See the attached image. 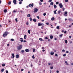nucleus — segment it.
<instances>
[{"instance_id": "nucleus-1", "label": "nucleus", "mask_w": 73, "mask_h": 73, "mask_svg": "<svg viewBox=\"0 0 73 73\" xmlns=\"http://www.w3.org/2000/svg\"><path fill=\"white\" fill-rule=\"evenodd\" d=\"M8 32L7 31H6L3 34V36L4 37H6L7 36V35H8Z\"/></svg>"}, {"instance_id": "nucleus-2", "label": "nucleus", "mask_w": 73, "mask_h": 73, "mask_svg": "<svg viewBox=\"0 0 73 73\" xmlns=\"http://www.w3.org/2000/svg\"><path fill=\"white\" fill-rule=\"evenodd\" d=\"M22 45H20L19 46H18V47H17L18 50H20L22 48Z\"/></svg>"}, {"instance_id": "nucleus-3", "label": "nucleus", "mask_w": 73, "mask_h": 73, "mask_svg": "<svg viewBox=\"0 0 73 73\" xmlns=\"http://www.w3.org/2000/svg\"><path fill=\"white\" fill-rule=\"evenodd\" d=\"M34 5V4L33 3H32V4H30L29 5V7H31V8H33V6Z\"/></svg>"}, {"instance_id": "nucleus-4", "label": "nucleus", "mask_w": 73, "mask_h": 73, "mask_svg": "<svg viewBox=\"0 0 73 73\" xmlns=\"http://www.w3.org/2000/svg\"><path fill=\"white\" fill-rule=\"evenodd\" d=\"M37 11H38V9H37L36 8H35L34 9V13H36Z\"/></svg>"}, {"instance_id": "nucleus-5", "label": "nucleus", "mask_w": 73, "mask_h": 73, "mask_svg": "<svg viewBox=\"0 0 73 73\" xmlns=\"http://www.w3.org/2000/svg\"><path fill=\"white\" fill-rule=\"evenodd\" d=\"M68 14V12L67 11H65L64 12V15L65 17H66L67 16H68V15L67 14Z\"/></svg>"}, {"instance_id": "nucleus-6", "label": "nucleus", "mask_w": 73, "mask_h": 73, "mask_svg": "<svg viewBox=\"0 0 73 73\" xmlns=\"http://www.w3.org/2000/svg\"><path fill=\"white\" fill-rule=\"evenodd\" d=\"M59 6L60 8H62V7H63V5H62V4L61 3H60L59 4Z\"/></svg>"}, {"instance_id": "nucleus-7", "label": "nucleus", "mask_w": 73, "mask_h": 73, "mask_svg": "<svg viewBox=\"0 0 73 73\" xmlns=\"http://www.w3.org/2000/svg\"><path fill=\"white\" fill-rule=\"evenodd\" d=\"M13 3L14 4H17V1L16 0H14L13 1Z\"/></svg>"}, {"instance_id": "nucleus-8", "label": "nucleus", "mask_w": 73, "mask_h": 73, "mask_svg": "<svg viewBox=\"0 0 73 73\" xmlns=\"http://www.w3.org/2000/svg\"><path fill=\"white\" fill-rule=\"evenodd\" d=\"M15 57L16 58H19V57H20V56L19 54H17L15 56Z\"/></svg>"}, {"instance_id": "nucleus-9", "label": "nucleus", "mask_w": 73, "mask_h": 73, "mask_svg": "<svg viewBox=\"0 0 73 73\" xmlns=\"http://www.w3.org/2000/svg\"><path fill=\"white\" fill-rule=\"evenodd\" d=\"M12 57H11V58H15V54L14 53L12 54Z\"/></svg>"}, {"instance_id": "nucleus-10", "label": "nucleus", "mask_w": 73, "mask_h": 73, "mask_svg": "<svg viewBox=\"0 0 73 73\" xmlns=\"http://www.w3.org/2000/svg\"><path fill=\"white\" fill-rule=\"evenodd\" d=\"M19 41H21V42H23V38H20Z\"/></svg>"}, {"instance_id": "nucleus-11", "label": "nucleus", "mask_w": 73, "mask_h": 73, "mask_svg": "<svg viewBox=\"0 0 73 73\" xmlns=\"http://www.w3.org/2000/svg\"><path fill=\"white\" fill-rule=\"evenodd\" d=\"M25 51L26 52H30V50H28V49H26L25 50Z\"/></svg>"}, {"instance_id": "nucleus-12", "label": "nucleus", "mask_w": 73, "mask_h": 73, "mask_svg": "<svg viewBox=\"0 0 73 73\" xmlns=\"http://www.w3.org/2000/svg\"><path fill=\"white\" fill-rule=\"evenodd\" d=\"M43 24L42 23H38V26H41V25H42Z\"/></svg>"}, {"instance_id": "nucleus-13", "label": "nucleus", "mask_w": 73, "mask_h": 73, "mask_svg": "<svg viewBox=\"0 0 73 73\" xmlns=\"http://www.w3.org/2000/svg\"><path fill=\"white\" fill-rule=\"evenodd\" d=\"M60 13H61V11L60 10L58 11V13L59 14V15H61V14H60Z\"/></svg>"}, {"instance_id": "nucleus-14", "label": "nucleus", "mask_w": 73, "mask_h": 73, "mask_svg": "<svg viewBox=\"0 0 73 73\" xmlns=\"http://www.w3.org/2000/svg\"><path fill=\"white\" fill-rule=\"evenodd\" d=\"M50 39H52L53 38V36L52 35H51L50 36Z\"/></svg>"}, {"instance_id": "nucleus-15", "label": "nucleus", "mask_w": 73, "mask_h": 73, "mask_svg": "<svg viewBox=\"0 0 73 73\" xmlns=\"http://www.w3.org/2000/svg\"><path fill=\"white\" fill-rule=\"evenodd\" d=\"M50 54L52 55V56H53L54 54V52H50Z\"/></svg>"}, {"instance_id": "nucleus-16", "label": "nucleus", "mask_w": 73, "mask_h": 73, "mask_svg": "<svg viewBox=\"0 0 73 73\" xmlns=\"http://www.w3.org/2000/svg\"><path fill=\"white\" fill-rule=\"evenodd\" d=\"M54 9H56V8H57V6L56 5H54Z\"/></svg>"}, {"instance_id": "nucleus-17", "label": "nucleus", "mask_w": 73, "mask_h": 73, "mask_svg": "<svg viewBox=\"0 0 73 73\" xmlns=\"http://www.w3.org/2000/svg\"><path fill=\"white\" fill-rule=\"evenodd\" d=\"M53 2H51L50 3V4L51 5H53Z\"/></svg>"}, {"instance_id": "nucleus-18", "label": "nucleus", "mask_w": 73, "mask_h": 73, "mask_svg": "<svg viewBox=\"0 0 73 73\" xmlns=\"http://www.w3.org/2000/svg\"><path fill=\"white\" fill-rule=\"evenodd\" d=\"M33 20L34 22H36V19H33Z\"/></svg>"}, {"instance_id": "nucleus-19", "label": "nucleus", "mask_w": 73, "mask_h": 73, "mask_svg": "<svg viewBox=\"0 0 73 73\" xmlns=\"http://www.w3.org/2000/svg\"><path fill=\"white\" fill-rule=\"evenodd\" d=\"M7 12V9H5L4 10V13H6Z\"/></svg>"}, {"instance_id": "nucleus-20", "label": "nucleus", "mask_w": 73, "mask_h": 73, "mask_svg": "<svg viewBox=\"0 0 73 73\" xmlns=\"http://www.w3.org/2000/svg\"><path fill=\"white\" fill-rule=\"evenodd\" d=\"M57 9H56V10L54 11V14H56V11H57Z\"/></svg>"}, {"instance_id": "nucleus-21", "label": "nucleus", "mask_w": 73, "mask_h": 73, "mask_svg": "<svg viewBox=\"0 0 73 73\" xmlns=\"http://www.w3.org/2000/svg\"><path fill=\"white\" fill-rule=\"evenodd\" d=\"M54 20V17H52L51 19V20H52V21H53Z\"/></svg>"}, {"instance_id": "nucleus-22", "label": "nucleus", "mask_w": 73, "mask_h": 73, "mask_svg": "<svg viewBox=\"0 0 73 73\" xmlns=\"http://www.w3.org/2000/svg\"><path fill=\"white\" fill-rule=\"evenodd\" d=\"M56 29H60V26H57V27H56Z\"/></svg>"}, {"instance_id": "nucleus-23", "label": "nucleus", "mask_w": 73, "mask_h": 73, "mask_svg": "<svg viewBox=\"0 0 73 73\" xmlns=\"http://www.w3.org/2000/svg\"><path fill=\"white\" fill-rule=\"evenodd\" d=\"M4 68H3L1 70V72H4Z\"/></svg>"}, {"instance_id": "nucleus-24", "label": "nucleus", "mask_w": 73, "mask_h": 73, "mask_svg": "<svg viewBox=\"0 0 73 73\" xmlns=\"http://www.w3.org/2000/svg\"><path fill=\"white\" fill-rule=\"evenodd\" d=\"M62 36H63V34H62L61 35H60L59 37L60 38L62 37Z\"/></svg>"}, {"instance_id": "nucleus-25", "label": "nucleus", "mask_w": 73, "mask_h": 73, "mask_svg": "<svg viewBox=\"0 0 73 73\" xmlns=\"http://www.w3.org/2000/svg\"><path fill=\"white\" fill-rule=\"evenodd\" d=\"M42 27H41V28L42 29H43L44 27V24H43V25H42Z\"/></svg>"}, {"instance_id": "nucleus-26", "label": "nucleus", "mask_w": 73, "mask_h": 73, "mask_svg": "<svg viewBox=\"0 0 73 73\" xmlns=\"http://www.w3.org/2000/svg\"><path fill=\"white\" fill-rule=\"evenodd\" d=\"M26 37H27V35H25L24 36V39H26Z\"/></svg>"}, {"instance_id": "nucleus-27", "label": "nucleus", "mask_w": 73, "mask_h": 73, "mask_svg": "<svg viewBox=\"0 0 73 73\" xmlns=\"http://www.w3.org/2000/svg\"><path fill=\"white\" fill-rule=\"evenodd\" d=\"M27 17H31V15L30 14H28L27 15Z\"/></svg>"}, {"instance_id": "nucleus-28", "label": "nucleus", "mask_w": 73, "mask_h": 73, "mask_svg": "<svg viewBox=\"0 0 73 73\" xmlns=\"http://www.w3.org/2000/svg\"><path fill=\"white\" fill-rule=\"evenodd\" d=\"M33 52H35V50H36V49L35 48H33Z\"/></svg>"}, {"instance_id": "nucleus-29", "label": "nucleus", "mask_w": 73, "mask_h": 73, "mask_svg": "<svg viewBox=\"0 0 73 73\" xmlns=\"http://www.w3.org/2000/svg\"><path fill=\"white\" fill-rule=\"evenodd\" d=\"M65 44H67V43H68V40H65Z\"/></svg>"}, {"instance_id": "nucleus-30", "label": "nucleus", "mask_w": 73, "mask_h": 73, "mask_svg": "<svg viewBox=\"0 0 73 73\" xmlns=\"http://www.w3.org/2000/svg\"><path fill=\"white\" fill-rule=\"evenodd\" d=\"M28 32L29 33V34H30V33H31V30H29L28 31Z\"/></svg>"}, {"instance_id": "nucleus-31", "label": "nucleus", "mask_w": 73, "mask_h": 73, "mask_svg": "<svg viewBox=\"0 0 73 73\" xmlns=\"http://www.w3.org/2000/svg\"><path fill=\"white\" fill-rule=\"evenodd\" d=\"M39 40L40 41H44L42 38H39Z\"/></svg>"}, {"instance_id": "nucleus-32", "label": "nucleus", "mask_w": 73, "mask_h": 73, "mask_svg": "<svg viewBox=\"0 0 73 73\" xmlns=\"http://www.w3.org/2000/svg\"><path fill=\"white\" fill-rule=\"evenodd\" d=\"M5 66V64H2V66Z\"/></svg>"}, {"instance_id": "nucleus-33", "label": "nucleus", "mask_w": 73, "mask_h": 73, "mask_svg": "<svg viewBox=\"0 0 73 73\" xmlns=\"http://www.w3.org/2000/svg\"><path fill=\"white\" fill-rule=\"evenodd\" d=\"M11 41H15V40H14V39L13 38L11 39Z\"/></svg>"}, {"instance_id": "nucleus-34", "label": "nucleus", "mask_w": 73, "mask_h": 73, "mask_svg": "<svg viewBox=\"0 0 73 73\" xmlns=\"http://www.w3.org/2000/svg\"><path fill=\"white\" fill-rule=\"evenodd\" d=\"M32 58H33V59H34L35 58V57H34V55H33L32 56Z\"/></svg>"}, {"instance_id": "nucleus-35", "label": "nucleus", "mask_w": 73, "mask_h": 73, "mask_svg": "<svg viewBox=\"0 0 73 73\" xmlns=\"http://www.w3.org/2000/svg\"><path fill=\"white\" fill-rule=\"evenodd\" d=\"M65 64H66V65H68V62H67V61H65Z\"/></svg>"}, {"instance_id": "nucleus-36", "label": "nucleus", "mask_w": 73, "mask_h": 73, "mask_svg": "<svg viewBox=\"0 0 73 73\" xmlns=\"http://www.w3.org/2000/svg\"><path fill=\"white\" fill-rule=\"evenodd\" d=\"M30 20L31 21H32V18H31V17L30 18Z\"/></svg>"}, {"instance_id": "nucleus-37", "label": "nucleus", "mask_w": 73, "mask_h": 73, "mask_svg": "<svg viewBox=\"0 0 73 73\" xmlns=\"http://www.w3.org/2000/svg\"><path fill=\"white\" fill-rule=\"evenodd\" d=\"M13 12L14 13H15V12H17V11H16L15 10H13Z\"/></svg>"}, {"instance_id": "nucleus-38", "label": "nucleus", "mask_w": 73, "mask_h": 73, "mask_svg": "<svg viewBox=\"0 0 73 73\" xmlns=\"http://www.w3.org/2000/svg\"><path fill=\"white\" fill-rule=\"evenodd\" d=\"M65 2L66 3H67V2H68V0H65Z\"/></svg>"}, {"instance_id": "nucleus-39", "label": "nucleus", "mask_w": 73, "mask_h": 73, "mask_svg": "<svg viewBox=\"0 0 73 73\" xmlns=\"http://www.w3.org/2000/svg\"><path fill=\"white\" fill-rule=\"evenodd\" d=\"M59 4V2H56V4L57 5V4Z\"/></svg>"}, {"instance_id": "nucleus-40", "label": "nucleus", "mask_w": 73, "mask_h": 73, "mask_svg": "<svg viewBox=\"0 0 73 73\" xmlns=\"http://www.w3.org/2000/svg\"><path fill=\"white\" fill-rule=\"evenodd\" d=\"M11 4V1H10L9 3H8V4L9 5H10V4Z\"/></svg>"}, {"instance_id": "nucleus-41", "label": "nucleus", "mask_w": 73, "mask_h": 73, "mask_svg": "<svg viewBox=\"0 0 73 73\" xmlns=\"http://www.w3.org/2000/svg\"><path fill=\"white\" fill-rule=\"evenodd\" d=\"M25 51L24 50H22L21 51V52H22V53H24V52Z\"/></svg>"}, {"instance_id": "nucleus-42", "label": "nucleus", "mask_w": 73, "mask_h": 73, "mask_svg": "<svg viewBox=\"0 0 73 73\" xmlns=\"http://www.w3.org/2000/svg\"><path fill=\"white\" fill-rule=\"evenodd\" d=\"M26 25H29V23H28V22H27L26 23Z\"/></svg>"}, {"instance_id": "nucleus-43", "label": "nucleus", "mask_w": 73, "mask_h": 73, "mask_svg": "<svg viewBox=\"0 0 73 73\" xmlns=\"http://www.w3.org/2000/svg\"><path fill=\"white\" fill-rule=\"evenodd\" d=\"M62 52H65V50H64L63 49L62 50Z\"/></svg>"}, {"instance_id": "nucleus-44", "label": "nucleus", "mask_w": 73, "mask_h": 73, "mask_svg": "<svg viewBox=\"0 0 73 73\" xmlns=\"http://www.w3.org/2000/svg\"><path fill=\"white\" fill-rule=\"evenodd\" d=\"M39 5H42V3L41 2H40L39 3Z\"/></svg>"}, {"instance_id": "nucleus-45", "label": "nucleus", "mask_w": 73, "mask_h": 73, "mask_svg": "<svg viewBox=\"0 0 73 73\" xmlns=\"http://www.w3.org/2000/svg\"><path fill=\"white\" fill-rule=\"evenodd\" d=\"M15 21H16V22H17V21H17V18L15 19Z\"/></svg>"}, {"instance_id": "nucleus-46", "label": "nucleus", "mask_w": 73, "mask_h": 73, "mask_svg": "<svg viewBox=\"0 0 73 73\" xmlns=\"http://www.w3.org/2000/svg\"><path fill=\"white\" fill-rule=\"evenodd\" d=\"M19 4H22V2L20 1L19 2Z\"/></svg>"}, {"instance_id": "nucleus-47", "label": "nucleus", "mask_w": 73, "mask_h": 73, "mask_svg": "<svg viewBox=\"0 0 73 73\" xmlns=\"http://www.w3.org/2000/svg\"><path fill=\"white\" fill-rule=\"evenodd\" d=\"M53 68V67L52 66V67H50V69H52Z\"/></svg>"}, {"instance_id": "nucleus-48", "label": "nucleus", "mask_w": 73, "mask_h": 73, "mask_svg": "<svg viewBox=\"0 0 73 73\" xmlns=\"http://www.w3.org/2000/svg\"><path fill=\"white\" fill-rule=\"evenodd\" d=\"M43 15L45 16H46V13H44L43 14Z\"/></svg>"}, {"instance_id": "nucleus-49", "label": "nucleus", "mask_w": 73, "mask_h": 73, "mask_svg": "<svg viewBox=\"0 0 73 73\" xmlns=\"http://www.w3.org/2000/svg\"><path fill=\"white\" fill-rule=\"evenodd\" d=\"M49 1H48L49 3H50V2H52V0H48Z\"/></svg>"}, {"instance_id": "nucleus-50", "label": "nucleus", "mask_w": 73, "mask_h": 73, "mask_svg": "<svg viewBox=\"0 0 73 73\" xmlns=\"http://www.w3.org/2000/svg\"><path fill=\"white\" fill-rule=\"evenodd\" d=\"M62 9H63V11L65 10V8H64V7H63L62 8Z\"/></svg>"}, {"instance_id": "nucleus-51", "label": "nucleus", "mask_w": 73, "mask_h": 73, "mask_svg": "<svg viewBox=\"0 0 73 73\" xmlns=\"http://www.w3.org/2000/svg\"><path fill=\"white\" fill-rule=\"evenodd\" d=\"M63 57H65V56H66V54H64L63 55Z\"/></svg>"}, {"instance_id": "nucleus-52", "label": "nucleus", "mask_w": 73, "mask_h": 73, "mask_svg": "<svg viewBox=\"0 0 73 73\" xmlns=\"http://www.w3.org/2000/svg\"><path fill=\"white\" fill-rule=\"evenodd\" d=\"M37 17L38 19H40V17H39V16H38Z\"/></svg>"}, {"instance_id": "nucleus-53", "label": "nucleus", "mask_w": 73, "mask_h": 73, "mask_svg": "<svg viewBox=\"0 0 73 73\" xmlns=\"http://www.w3.org/2000/svg\"><path fill=\"white\" fill-rule=\"evenodd\" d=\"M64 33L65 34H66V31H65L64 32Z\"/></svg>"}, {"instance_id": "nucleus-54", "label": "nucleus", "mask_w": 73, "mask_h": 73, "mask_svg": "<svg viewBox=\"0 0 73 73\" xmlns=\"http://www.w3.org/2000/svg\"><path fill=\"white\" fill-rule=\"evenodd\" d=\"M31 68H32L33 67V65L32 64L31 65Z\"/></svg>"}, {"instance_id": "nucleus-55", "label": "nucleus", "mask_w": 73, "mask_h": 73, "mask_svg": "<svg viewBox=\"0 0 73 73\" xmlns=\"http://www.w3.org/2000/svg\"><path fill=\"white\" fill-rule=\"evenodd\" d=\"M46 25H49V24L48 23H46Z\"/></svg>"}, {"instance_id": "nucleus-56", "label": "nucleus", "mask_w": 73, "mask_h": 73, "mask_svg": "<svg viewBox=\"0 0 73 73\" xmlns=\"http://www.w3.org/2000/svg\"><path fill=\"white\" fill-rule=\"evenodd\" d=\"M6 73H8V70H6Z\"/></svg>"}, {"instance_id": "nucleus-57", "label": "nucleus", "mask_w": 73, "mask_h": 73, "mask_svg": "<svg viewBox=\"0 0 73 73\" xmlns=\"http://www.w3.org/2000/svg\"><path fill=\"white\" fill-rule=\"evenodd\" d=\"M66 53H69V51H66Z\"/></svg>"}, {"instance_id": "nucleus-58", "label": "nucleus", "mask_w": 73, "mask_h": 73, "mask_svg": "<svg viewBox=\"0 0 73 73\" xmlns=\"http://www.w3.org/2000/svg\"><path fill=\"white\" fill-rule=\"evenodd\" d=\"M19 1H23V0H19Z\"/></svg>"}, {"instance_id": "nucleus-59", "label": "nucleus", "mask_w": 73, "mask_h": 73, "mask_svg": "<svg viewBox=\"0 0 73 73\" xmlns=\"http://www.w3.org/2000/svg\"><path fill=\"white\" fill-rule=\"evenodd\" d=\"M7 46H9V44H7Z\"/></svg>"}, {"instance_id": "nucleus-60", "label": "nucleus", "mask_w": 73, "mask_h": 73, "mask_svg": "<svg viewBox=\"0 0 73 73\" xmlns=\"http://www.w3.org/2000/svg\"><path fill=\"white\" fill-rule=\"evenodd\" d=\"M45 39H48V37H45Z\"/></svg>"}, {"instance_id": "nucleus-61", "label": "nucleus", "mask_w": 73, "mask_h": 73, "mask_svg": "<svg viewBox=\"0 0 73 73\" xmlns=\"http://www.w3.org/2000/svg\"><path fill=\"white\" fill-rule=\"evenodd\" d=\"M21 71H24V69H22L21 70Z\"/></svg>"}, {"instance_id": "nucleus-62", "label": "nucleus", "mask_w": 73, "mask_h": 73, "mask_svg": "<svg viewBox=\"0 0 73 73\" xmlns=\"http://www.w3.org/2000/svg\"><path fill=\"white\" fill-rule=\"evenodd\" d=\"M55 56H58V55L57 54H55Z\"/></svg>"}, {"instance_id": "nucleus-63", "label": "nucleus", "mask_w": 73, "mask_h": 73, "mask_svg": "<svg viewBox=\"0 0 73 73\" xmlns=\"http://www.w3.org/2000/svg\"><path fill=\"white\" fill-rule=\"evenodd\" d=\"M42 49H44V47H42Z\"/></svg>"}, {"instance_id": "nucleus-64", "label": "nucleus", "mask_w": 73, "mask_h": 73, "mask_svg": "<svg viewBox=\"0 0 73 73\" xmlns=\"http://www.w3.org/2000/svg\"><path fill=\"white\" fill-rule=\"evenodd\" d=\"M54 40H57V38H54Z\"/></svg>"}]
</instances>
